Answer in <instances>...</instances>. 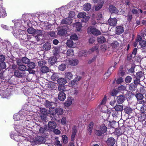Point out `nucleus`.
<instances>
[{
    "label": "nucleus",
    "instance_id": "0eeeda50",
    "mask_svg": "<svg viewBox=\"0 0 146 146\" xmlns=\"http://www.w3.org/2000/svg\"><path fill=\"white\" fill-rule=\"evenodd\" d=\"M125 131V129L124 127H118L117 128H116L115 130V132L117 135L119 136L124 134Z\"/></svg>",
    "mask_w": 146,
    "mask_h": 146
},
{
    "label": "nucleus",
    "instance_id": "7ed1b4c3",
    "mask_svg": "<svg viewBox=\"0 0 146 146\" xmlns=\"http://www.w3.org/2000/svg\"><path fill=\"white\" fill-rule=\"evenodd\" d=\"M137 48H134L131 53L127 55V60L128 61H130L133 58H135L137 54Z\"/></svg>",
    "mask_w": 146,
    "mask_h": 146
},
{
    "label": "nucleus",
    "instance_id": "a18cd8bd",
    "mask_svg": "<svg viewBox=\"0 0 146 146\" xmlns=\"http://www.w3.org/2000/svg\"><path fill=\"white\" fill-rule=\"evenodd\" d=\"M66 54L68 56H73L74 54V51L72 49H69L67 50Z\"/></svg>",
    "mask_w": 146,
    "mask_h": 146
},
{
    "label": "nucleus",
    "instance_id": "2eb2a0df",
    "mask_svg": "<svg viewBox=\"0 0 146 146\" xmlns=\"http://www.w3.org/2000/svg\"><path fill=\"white\" fill-rule=\"evenodd\" d=\"M56 123L52 121H49L48 124V128L51 130H52V129H55L56 127Z\"/></svg>",
    "mask_w": 146,
    "mask_h": 146
},
{
    "label": "nucleus",
    "instance_id": "4c0bfd02",
    "mask_svg": "<svg viewBox=\"0 0 146 146\" xmlns=\"http://www.w3.org/2000/svg\"><path fill=\"white\" fill-rule=\"evenodd\" d=\"M124 110L126 113L129 114L132 112L133 110L131 108L128 107H126L124 108Z\"/></svg>",
    "mask_w": 146,
    "mask_h": 146
},
{
    "label": "nucleus",
    "instance_id": "8fccbe9b",
    "mask_svg": "<svg viewBox=\"0 0 146 146\" xmlns=\"http://www.w3.org/2000/svg\"><path fill=\"white\" fill-rule=\"evenodd\" d=\"M35 30L32 27H29L27 31L29 34H34Z\"/></svg>",
    "mask_w": 146,
    "mask_h": 146
},
{
    "label": "nucleus",
    "instance_id": "9b49d317",
    "mask_svg": "<svg viewBox=\"0 0 146 146\" xmlns=\"http://www.w3.org/2000/svg\"><path fill=\"white\" fill-rule=\"evenodd\" d=\"M77 127L76 126L74 125L72 127V133L71 135V140L72 141H74L75 140V137L77 133Z\"/></svg>",
    "mask_w": 146,
    "mask_h": 146
},
{
    "label": "nucleus",
    "instance_id": "6e6552de",
    "mask_svg": "<svg viewBox=\"0 0 146 146\" xmlns=\"http://www.w3.org/2000/svg\"><path fill=\"white\" fill-rule=\"evenodd\" d=\"M117 21V20L116 18H112L110 17L108 20V23L110 26L114 27L116 25Z\"/></svg>",
    "mask_w": 146,
    "mask_h": 146
},
{
    "label": "nucleus",
    "instance_id": "aec40b11",
    "mask_svg": "<svg viewBox=\"0 0 146 146\" xmlns=\"http://www.w3.org/2000/svg\"><path fill=\"white\" fill-rule=\"evenodd\" d=\"M20 40H22L24 41H28L29 40L28 35L27 34H22L20 36Z\"/></svg>",
    "mask_w": 146,
    "mask_h": 146
},
{
    "label": "nucleus",
    "instance_id": "4be33fe9",
    "mask_svg": "<svg viewBox=\"0 0 146 146\" xmlns=\"http://www.w3.org/2000/svg\"><path fill=\"white\" fill-rule=\"evenodd\" d=\"M45 138L41 136H37L35 138V142L36 143H42L44 141Z\"/></svg>",
    "mask_w": 146,
    "mask_h": 146
},
{
    "label": "nucleus",
    "instance_id": "f257e3e1",
    "mask_svg": "<svg viewBox=\"0 0 146 146\" xmlns=\"http://www.w3.org/2000/svg\"><path fill=\"white\" fill-rule=\"evenodd\" d=\"M49 111L50 114L53 115H55L56 114L58 115H61L64 113L63 110L60 108H49Z\"/></svg>",
    "mask_w": 146,
    "mask_h": 146
},
{
    "label": "nucleus",
    "instance_id": "c756f323",
    "mask_svg": "<svg viewBox=\"0 0 146 146\" xmlns=\"http://www.w3.org/2000/svg\"><path fill=\"white\" fill-rule=\"evenodd\" d=\"M114 108L117 111L121 112L123 110V106L120 105H116L114 107Z\"/></svg>",
    "mask_w": 146,
    "mask_h": 146
},
{
    "label": "nucleus",
    "instance_id": "a19ab883",
    "mask_svg": "<svg viewBox=\"0 0 146 146\" xmlns=\"http://www.w3.org/2000/svg\"><path fill=\"white\" fill-rule=\"evenodd\" d=\"M135 96L137 100L143 99L144 98L143 94L139 92L136 93L135 95Z\"/></svg>",
    "mask_w": 146,
    "mask_h": 146
},
{
    "label": "nucleus",
    "instance_id": "680f3d73",
    "mask_svg": "<svg viewBox=\"0 0 146 146\" xmlns=\"http://www.w3.org/2000/svg\"><path fill=\"white\" fill-rule=\"evenodd\" d=\"M86 13H80L78 14L77 16L78 18H83L84 17L86 16Z\"/></svg>",
    "mask_w": 146,
    "mask_h": 146
},
{
    "label": "nucleus",
    "instance_id": "58836bf2",
    "mask_svg": "<svg viewBox=\"0 0 146 146\" xmlns=\"http://www.w3.org/2000/svg\"><path fill=\"white\" fill-rule=\"evenodd\" d=\"M83 8L84 9H91V5L89 3H86L83 5Z\"/></svg>",
    "mask_w": 146,
    "mask_h": 146
},
{
    "label": "nucleus",
    "instance_id": "3c124183",
    "mask_svg": "<svg viewBox=\"0 0 146 146\" xmlns=\"http://www.w3.org/2000/svg\"><path fill=\"white\" fill-rule=\"evenodd\" d=\"M143 73L142 71H139L136 73L135 77L140 78L143 76Z\"/></svg>",
    "mask_w": 146,
    "mask_h": 146
},
{
    "label": "nucleus",
    "instance_id": "49530a36",
    "mask_svg": "<svg viewBox=\"0 0 146 146\" xmlns=\"http://www.w3.org/2000/svg\"><path fill=\"white\" fill-rule=\"evenodd\" d=\"M27 64L28 67L30 68H34L36 66L35 63L33 62H30L29 61Z\"/></svg>",
    "mask_w": 146,
    "mask_h": 146
},
{
    "label": "nucleus",
    "instance_id": "4468645a",
    "mask_svg": "<svg viewBox=\"0 0 146 146\" xmlns=\"http://www.w3.org/2000/svg\"><path fill=\"white\" fill-rule=\"evenodd\" d=\"M94 125V122L93 121L90 122L88 126L87 130L88 133L91 135L92 132V129Z\"/></svg>",
    "mask_w": 146,
    "mask_h": 146
},
{
    "label": "nucleus",
    "instance_id": "f3484780",
    "mask_svg": "<svg viewBox=\"0 0 146 146\" xmlns=\"http://www.w3.org/2000/svg\"><path fill=\"white\" fill-rule=\"evenodd\" d=\"M72 23V19L70 17L63 19L61 21V23L62 24L70 25Z\"/></svg>",
    "mask_w": 146,
    "mask_h": 146
},
{
    "label": "nucleus",
    "instance_id": "f03ea898",
    "mask_svg": "<svg viewBox=\"0 0 146 146\" xmlns=\"http://www.w3.org/2000/svg\"><path fill=\"white\" fill-rule=\"evenodd\" d=\"M87 32L92 34L94 35L98 36L101 34V32L95 27H89L87 30Z\"/></svg>",
    "mask_w": 146,
    "mask_h": 146
},
{
    "label": "nucleus",
    "instance_id": "2f4dec72",
    "mask_svg": "<svg viewBox=\"0 0 146 146\" xmlns=\"http://www.w3.org/2000/svg\"><path fill=\"white\" fill-rule=\"evenodd\" d=\"M72 97H69L65 103V105L67 106H70L72 104Z\"/></svg>",
    "mask_w": 146,
    "mask_h": 146
},
{
    "label": "nucleus",
    "instance_id": "6ab92c4d",
    "mask_svg": "<svg viewBox=\"0 0 146 146\" xmlns=\"http://www.w3.org/2000/svg\"><path fill=\"white\" fill-rule=\"evenodd\" d=\"M55 105V104L53 102H49L48 100H46L45 104V106L46 108H54V107H52V105Z\"/></svg>",
    "mask_w": 146,
    "mask_h": 146
},
{
    "label": "nucleus",
    "instance_id": "774afa93",
    "mask_svg": "<svg viewBox=\"0 0 146 146\" xmlns=\"http://www.w3.org/2000/svg\"><path fill=\"white\" fill-rule=\"evenodd\" d=\"M78 38V37L75 34L71 35L70 36V38L71 40H76Z\"/></svg>",
    "mask_w": 146,
    "mask_h": 146
},
{
    "label": "nucleus",
    "instance_id": "b1692460",
    "mask_svg": "<svg viewBox=\"0 0 146 146\" xmlns=\"http://www.w3.org/2000/svg\"><path fill=\"white\" fill-rule=\"evenodd\" d=\"M20 60L21 63H23L27 64H28L30 61V60L26 57H22L21 59H18L17 60Z\"/></svg>",
    "mask_w": 146,
    "mask_h": 146
},
{
    "label": "nucleus",
    "instance_id": "4d7b16f0",
    "mask_svg": "<svg viewBox=\"0 0 146 146\" xmlns=\"http://www.w3.org/2000/svg\"><path fill=\"white\" fill-rule=\"evenodd\" d=\"M64 84L60 85L58 86V89L59 91H66L65 87L64 86Z\"/></svg>",
    "mask_w": 146,
    "mask_h": 146
},
{
    "label": "nucleus",
    "instance_id": "c9c22d12",
    "mask_svg": "<svg viewBox=\"0 0 146 146\" xmlns=\"http://www.w3.org/2000/svg\"><path fill=\"white\" fill-rule=\"evenodd\" d=\"M19 135H14L13 134H11L10 135V137L12 139H13L15 141L17 142L20 141L19 138Z\"/></svg>",
    "mask_w": 146,
    "mask_h": 146
},
{
    "label": "nucleus",
    "instance_id": "338daca9",
    "mask_svg": "<svg viewBox=\"0 0 146 146\" xmlns=\"http://www.w3.org/2000/svg\"><path fill=\"white\" fill-rule=\"evenodd\" d=\"M0 67L2 69H5L6 67L5 62H2L0 63Z\"/></svg>",
    "mask_w": 146,
    "mask_h": 146
},
{
    "label": "nucleus",
    "instance_id": "dca6fc26",
    "mask_svg": "<svg viewBox=\"0 0 146 146\" xmlns=\"http://www.w3.org/2000/svg\"><path fill=\"white\" fill-rule=\"evenodd\" d=\"M47 131V127L45 125L44 126L40 127L39 131V133L40 134H45V133H46Z\"/></svg>",
    "mask_w": 146,
    "mask_h": 146
},
{
    "label": "nucleus",
    "instance_id": "72a5a7b5",
    "mask_svg": "<svg viewBox=\"0 0 146 146\" xmlns=\"http://www.w3.org/2000/svg\"><path fill=\"white\" fill-rule=\"evenodd\" d=\"M123 66H120L119 68V73L120 74V76L121 77H123L125 74V70H123Z\"/></svg>",
    "mask_w": 146,
    "mask_h": 146
},
{
    "label": "nucleus",
    "instance_id": "9d476101",
    "mask_svg": "<svg viewBox=\"0 0 146 146\" xmlns=\"http://www.w3.org/2000/svg\"><path fill=\"white\" fill-rule=\"evenodd\" d=\"M124 31L123 26H117L115 29V33L117 35H119L122 33L124 32Z\"/></svg>",
    "mask_w": 146,
    "mask_h": 146
},
{
    "label": "nucleus",
    "instance_id": "de8ad7c7",
    "mask_svg": "<svg viewBox=\"0 0 146 146\" xmlns=\"http://www.w3.org/2000/svg\"><path fill=\"white\" fill-rule=\"evenodd\" d=\"M111 45L112 47L116 48L119 46V44L117 41L115 40L111 44Z\"/></svg>",
    "mask_w": 146,
    "mask_h": 146
},
{
    "label": "nucleus",
    "instance_id": "39448f33",
    "mask_svg": "<svg viewBox=\"0 0 146 146\" xmlns=\"http://www.w3.org/2000/svg\"><path fill=\"white\" fill-rule=\"evenodd\" d=\"M16 63L18 66V68L19 70L22 71L26 70L27 67L26 66L23 64V63H21L20 60H17Z\"/></svg>",
    "mask_w": 146,
    "mask_h": 146
},
{
    "label": "nucleus",
    "instance_id": "bb28decb",
    "mask_svg": "<svg viewBox=\"0 0 146 146\" xmlns=\"http://www.w3.org/2000/svg\"><path fill=\"white\" fill-rule=\"evenodd\" d=\"M73 26L78 31H80L82 27V24L80 22H76L73 24Z\"/></svg>",
    "mask_w": 146,
    "mask_h": 146
},
{
    "label": "nucleus",
    "instance_id": "20e7f679",
    "mask_svg": "<svg viewBox=\"0 0 146 146\" xmlns=\"http://www.w3.org/2000/svg\"><path fill=\"white\" fill-rule=\"evenodd\" d=\"M25 74L24 72L21 71L19 70H15L14 72V76L19 78H23Z\"/></svg>",
    "mask_w": 146,
    "mask_h": 146
},
{
    "label": "nucleus",
    "instance_id": "603ef678",
    "mask_svg": "<svg viewBox=\"0 0 146 146\" xmlns=\"http://www.w3.org/2000/svg\"><path fill=\"white\" fill-rule=\"evenodd\" d=\"M139 44L141 48H144L146 47V42L145 40H143L140 42Z\"/></svg>",
    "mask_w": 146,
    "mask_h": 146
},
{
    "label": "nucleus",
    "instance_id": "79ce46f5",
    "mask_svg": "<svg viewBox=\"0 0 146 146\" xmlns=\"http://www.w3.org/2000/svg\"><path fill=\"white\" fill-rule=\"evenodd\" d=\"M40 112H41L40 115H47L48 114L47 110L44 108H41L40 110Z\"/></svg>",
    "mask_w": 146,
    "mask_h": 146
},
{
    "label": "nucleus",
    "instance_id": "e433bc0d",
    "mask_svg": "<svg viewBox=\"0 0 146 146\" xmlns=\"http://www.w3.org/2000/svg\"><path fill=\"white\" fill-rule=\"evenodd\" d=\"M73 4V2H71L69 4H68L62 7L61 8L62 9H64L72 8V7H73L72 5Z\"/></svg>",
    "mask_w": 146,
    "mask_h": 146
},
{
    "label": "nucleus",
    "instance_id": "69168bd1",
    "mask_svg": "<svg viewBox=\"0 0 146 146\" xmlns=\"http://www.w3.org/2000/svg\"><path fill=\"white\" fill-rule=\"evenodd\" d=\"M34 34L37 35H41L42 34V32L41 30L36 29Z\"/></svg>",
    "mask_w": 146,
    "mask_h": 146
},
{
    "label": "nucleus",
    "instance_id": "ddd939ff",
    "mask_svg": "<svg viewBox=\"0 0 146 146\" xmlns=\"http://www.w3.org/2000/svg\"><path fill=\"white\" fill-rule=\"evenodd\" d=\"M66 97V94L63 91H61L58 94V99L62 101L64 100Z\"/></svg>",
    "mask_w": 146,
    "mask_h": 146
},
{
    "label": "nucleus",
    "instance_id": "cd10ccee",
    "mask_svg": "<svg viewBox=\"0 0 146 146\" xmlns=\"http://www.w3.org/2000/svg\"><path fill=\"white\" fill-rule=\"evenodd\" d=\"M57 82L59 85L65 84L67 82V81L64 78H60L57 80Z\"/></svg>",
    "mask_w": 146,
    "mask_h": 146
},
{
    "label": "nucleus",
    "instance_id": "a878e982",
    "mask_svg": "<svg viewBox=\"0 0 146 146\" xmlns=\"http://www.w3.org/2000/svg\"><path fill=\"white\" fill-rule=\"evenodd\" d=\"M129 89L132 92L135 91L137 89V86L135 84L132 83L130 84Z\"/></svg>",
    "mask_w": 146,
    "mask_h": 146
},
{
    "label": "nucleus",
    "instance_id": "f704fd0d",
    "mask_svg": "<svg viewBox=\"0 0 146 146\" xmlns=\"http://www.w3.org/2000/svg\"><path fill=\"white\" fill-rule=\"evenodd\" d=\"M69 63L70 65L75 66L78 64V60H70Z\"/></svg>",
    "mask_w": 146,
    "mask_h": 146
},
{
    "label": "nucleus",
    "instance_id": "864d4df0",
    "mask_svg": "<svg viewBox=\"0 0 146 146\" xmlns=\"http://www.w3.org/2000/svg\"><path fill=\"white\" fill-rule=\"evenodd\" d=\"M62 140L63 142L65 143H67L68 142V137L67 136L65 135H63L62 136Z\"/></svg>",
    "mask_w": 146,
    "mask_h": 146
},
{
    "label": "nucleus",
    "instance_id": "0e129e2a",
    "mask_svg": "<svg viewBox=\"0 0 146 146\" xmlns=\"http://www.w3.org/2000/svg\"><path fill=\"white\" fill-rule=\"evenodd\" d=\"M90 17L89 16H85L82 19V22L87 23Z\"/></svg>",
    "mask_w": 146,
    "mask_h": 146
},
{
    "label": "nucleus",
    "instance_id": "5701e85b",
    "mask_svg": "<svg viewBox=\"0 0 146 146\" xmlns=\"http://www.w3.org/2000/svg\"><path fill=\"white\" fill-rule=\"evenodd\" d=\"M49 68L46 65L41 68L40 71L42 73H46L49 72Z\"/></svg>",
    "mask_w": 146,
    "mask_h": 146
},
{
    "label": "nucleus",
    "instance_id": "5fc2aeb1",
    "mask_svg": "<svg viewBox=\"0 0 146 146\" xmlns=\"http://www.w3.org/2000/svg\"><path fill=\"white\" fill-rule=\"evenodd\" d=\"M56 85L54 82L50 83L48 86V87L50 89H52L55 88Z\"/></svg>",
    "mask_w": 146,
    "mask_h": 146
},
{
    "label": "nucleus",
    "instance_id": "412c9836",
    "mask_svg": "<svg viewBox=\"0 0 146 146\" xmlns=\"http://www.w3.org/2000/svg\"><path fill=\"white\" fill-rule=\"evenodd\" d=\"M57 58L56 57L52 56L48 59V62L51 65H54L57 62Z\"/></svg>",
    "mask_w": 146,
    "mask_h": 146
},
{
    "label": "nucleus",
    "instance_id": "052dcab7",
    "mask_svg": "<svg viewBox=\"0 0 146 146\" xmlns=\"http://www.w3.org/2000/svg\"><path fill=\"white\" fill-rule=\"evenodd\" d=\"M132 78L129 76H127L125 78V81L127 83H129L131 81Z\"/></svg>",
    "mask_w": 146,
    "mask_h": 146
},
{
    "label": "nucleus",
    "instance_id": "423d86ee",
    "mask_svg": "<svg viewBox=\"0 0 146 146\" xmlns=\"http://www.w3.org/2000/svg\"><path fill=\"white\" fill-rule=\"evenodd\" d=\"M125 98L123 95L121 94L117 96L116 98V101L118 104H122L123 103Z\"/></svg>",
    "mask_w": 146,
    "mask_h": 146
},
{
    "label": "nucleus",
    "instance_id": "7c9ffc66",
    "mask_svg": "<svg viewBox=\"0 0 146 146\" xmlns=\"http://www.w3.org/2000/svg\"><path fill=\"white\" fill-rule=\"evenodd\" d=\"M97 41L99 43H102L106 42V39L104 36H100L98 37Z\"/></svg>",
    "mask_w": 146,
    "mask_h": 146
},
{
    "label": "nucleus",
    "instance_id": "37998d69",
    "mask_svg": "<svg viewBox=\"0 0 146 146\" xmlns=\"http://www.w3.org/2000/svg\"><path fill=\"white\" fill-rule=\"evenodd\" d=\"M66 78L69 80L71 79L72 78L73 75L71 72H66L65 74Z\"/></svg>",
    "mask_w": 146,
    "mask_h": 146
},
{
    "label": "nucleus",
    "instance_id": "e2e57ef3",
    "mask_svg": "<svg viewBox=\"0 0 146 146\" xmlns=\"http://www.w3.org/2000/svg\"><path fill=\"white\" fill-rule=\"evenodd\" d=\"M111 113V115L113 117H117L118 114V111L115 110H111V111L110 112V113Z\"/></svg>",
    "mask_w": 146,
    "mask_h": 146
},
{
    "label": "nucleus",
    "instance_id": "1a4fd4ad",
    "mask_svg": "<svg viewBox=\"0 0 146 146\" xmlns=\"http://www.w3.org/2000/svg\"><path fill=\"white\" fill-rule=\"evenodd\" d=\"M106 142L108 146H114L115 142V140L113 138L111 137L108 139Z\"/></svg>",
    "mask_w": 146,
    "mask_h": 146
},
{
    "label": "nucleus",
    "instance_id": "c03bdc74",
    "mask_svg": "<svg viewBox=\"0 0 146 146\" xmlns=\"http://www.w3.org/2000/svg\"><path fill=\"white\" fill-rule=\"evenodd\" d=\"M66 45L68 46L71 47L73 45V42L71 40H68L66 42Z\"/></svg>",
    "mask_w": 146,
    "mask_h": 146
},
{
    "label": "nucleus",
    "instance_id": "473e14b6",
    "mask_svg": "<svg viewBox=\"0 0 146 146\" xmlns=\"http://www.w3.org/2000/svg\"><path fill=\"white\" fill-rule=\"evenodd\" d=\"M58 75L56 73H54L51 77V80L54 81L58 80Z\"/></svg>",
    "mask_w": 146,
    "mask_h": 146
},
{
    "label": "nucleus",
    "instance_id": "f8f14e48",
    "mask_svg": "<svg viewBox=\"0 0 146 146\" xmlns=\"http://www.w3.org/2000/svg\"><path fill=\"white\" fill-rule=\"evenodd\" d=\"M66 33L67 29L66 28L62 27L59 28L57 34L59 35L63 36Z\"/></svg>",
    "mask_w": 146,
    "mask_h": 146
},
{
    "label": "nucleus",
    "instance_id": "ea45409f",
    "mask_svg": "<svg viewBox=\"0 0 146 146\" xmlns=\"http://www.w3.org/2000/svg\"><path fill=\"white\" fill-rule=\"evenodd\" d=\"M54 50H53V54L55 56H57L59 51V47H54Z\"/></svg>",
    "mask_w": 146,
    "mask_h": 146
},
{
    "label": "nucleus",
    "instance_id": "393cba45",
    "mask_svg": "<svg viewBox=\"0 0 146 146\" xmlns=\"http://www.w3.org/2000/svg\"><path fill=\"white\" fill-rule=\"evenodd\" d=\"M51 47L50 44L48 42H46L43 46V49L45 51H48L50 50Z\"/></svg>",
    "mask_w": 146,
    "mask_h": 146
},
{
    "label": "nucleus",
    "instance_id": "09e8293b",
    "mask_svg": "<svg viewBox=\"0 0 146 146\" xmlns=\"http://www.w3.org/2000/svg\"><path fill=\"white\" fill-rule=\"evenodd\" d=\"M118 93V91L116 89H113L112 90L110 93L111 96H115Z\"/></svg>",
    "mask_w": 146,
    "mask_h": 146
},
{
    "label": "nucleus",
    "instance_id": "c85d7f7f",
    "mask_svg": "<svg viewBox=\"0 0 146 146\" xmlns=\"http://www.w3.org/2000/svg\"><path fill=\"white\" fill-rule=\"evenodd\" d=\"M100 130L102 132V133H104L107 131V127L104 124H103L100 125Z\"/></svg>",
    "mask_w": 146,
    "mask_h": 146
},
{
    "label": "nucleus",
    "instance_id": "6e6d98bb",
    "mask_svg": "<svg viewBox=\"0 0 146 146\" xmlns=\"http://www.w3.org/2000/svg\"><path fill=\"white\" fill-rule=\"evenodd\" d=\"M140 112L142 113H146V106L143 105L140 108Z\"/></svg>",
    "mask_w": 146,
    "mask_h": 146
},
{
    "label": "nucleus",
    "instance_id": "13d9d810",
    "mask_svg": "<svg viewBox=\"0 0 146 146\" xmlns=\"http://www.w3.org/2000/svg\"><path fill=\"white\" fill-rule=\"evenodd\" d=\"M95 134L96 135L98 136H101L102 134H104V133H102V132L100 130L97 129L95 130Z\"/></svg>",
    "mask_w": 146,
    "mask_h": 146
},
{
    "label": "nucleus",
    "instance_id": "bf43d9fd",
    "mask_svg": "<svg viewBox=\"0 0 146 146\" xmlns=\"http://www.w3.org/2000/svg\"><path fill=\"white\" fill-rule=\"evenodd\" d=\"M66 68V65L64 64H62L59 65L58 67V69L61 71H64Z\"/></svg>",
    "mask_w": 146,
    "mask_h": 146
},
{
    "label": "nucleus",
    "instance_id": "a211bd4d",
    "mask_svg": "<svg viewBox=\"0 0 146 146\" xmlns=\"http://www.w3.org/2000/svg\"><path fill=\"white\" fill-rule=\"evenodd\" d=\"M37 63H38V66L40 68L45 66L46 65L47 63L44 60H38L37 61Z\"/></svg>",
    "mask_w": 146,
    "mask_h": 146
}]
</instances>
